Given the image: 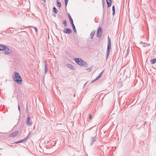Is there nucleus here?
<instances>
[{"mask_svg": "<svg viewBox=\"0 0 156 156\" xmlns=\"http://www.w3.org/2000/svg\"><path fill=\"white\" fill-rule=\"evenodd\" d=\"M13 74L14 75H13L12 76L13 80L18 84H21L22 80L21 76L18 73L16 72H14Z\"/></svg>", "mask_w": 156, "mask_h": 156, "instance_id": "f257e3e1", "label": "nucleus"}, {"mask_svg": "<svg viewBox=\"0 0 156 156\" xmlns=\"http://www.w3.org/2000/svg\"><path fill=\"white\" fill-rule=\"evenodd\" d=\"M74 60L79 65L81 66H83L84 67H87L88 65L85 61H83L80 58H74Z\"/></svg>", "mask_w": 156, "mask_h": 156, "instance_id": "f03ea898", "label": "nucleus"}, {"mask_svg": "<svg viewBox=\"0 0 156 156\" xmlns=\"http://www.w3.org/2000/svg\"><path fill=\"white\" fill-rule=\"evenodd\" d=\"M111 48V40L110 39L108 36V46L107 48V51L106 54V60L108 58V56L110 53V50Z\"/></svg>", "mask_w": 156, "mask_h": 156, "instance_id": "7ed1b4c3", "label": "nucleus"}, {"mask_svg": "<svg viewBox=\"0 0 156 156\" xmlns=\"http://www.w3.org/2000/svg\"><path fill=\"white\" fill-rule=\"evenodd\" d=\"M5 51V54L6 55H8L11 52L9 51V48L3 45L0 44V51Z\"/></svg>", "mask_w": 156, "mask_h": 156, "instance_id": "20e7f679", "label": "nucleus"}, {"mask_svg": "<svg viewBox=\"0 0 156 156\" xmlns=\"http://www.w3.org/2000/svg\"><path fill=\"white\" fill-rule=\"evenodd\" d=\"M68 17L69 19V20L70 21V22L72 26V27L73 28V29L75 33H76V27L74 25V24L73 23V19H72V17H71V16L69 14H68Z\"/></svg>", "mask_w": 156, "mask_h": 156, "instance_id": "39448f33", "label": "nucleus"}, {"mask_svg": "<svg viewBox=\"0 0 156 156\" xmlns=\"http://www.w3.org/2000/svg\"><path fill=\"white\" fill-rule=\"evenodd\" d=\"M30 117H27L26 122V124L28 126H30L32 124V121L30 120Z\"/></svg>", "mask_w": 156, "mask_h": 156, "instance_id": "423d86ee", "label": "nucleus"}, {"mask_svg": "<svg viewBox=\"0 0 156 156\" xmlns=\"http://www.w3.org/2000/svg\"><path fill=\"white\" fill-rule=\"evenodd\" d=\"M96 134L95 136L92 137L90 139V146H92L94 142H95L96 141Z\"/></svg>", "mask_w": 156, "mask_h": 156, "instance_id": "0eeeda50", "label": "nucleus"}, {"mask_svg": "<svg viewBox=\"0 0 156 156\" xmlns=\"http://www.w3.org/2000/svg\"><path fill=\"white\" fill-rule=\"evenodd\" d=\"M63 31L64 33H66L67 34H70L72 32V30L71 29L68 28L64 29Z\"/></svg>", "mask_w": 156, "mask_h": 156, "instance_id": "6e6552de", "label": "nucleus"}, {"mask_svg": "<svg viewBox=\"0 0 156 156\" xmlns=\"http://www.w3.org/2000/svg\"><path fill=\"white\" fill-rule=\"evenodd\" d=\"M18 134L19 132L18 131H15L13 133H10L9 135V137H13L18 135Z\"/></svg>", "mask_w": 156, "mask_h": 156, "instance_id": "1a4fd4ad", "label": "nucleus"}, {"mask_svg": "<svg viewBox=\"0 0 156 156\" xmlns=\"http://www.w3.org/2000/svg\"><path fill=\"white\" fill-rule=\"evenodd\" d=\"M103 71H102L99 75L96 78V79L94 80H93L92 81V83H93V82H95L96 80H98L99 78H100L101 77V75H102V73H103Z\"/></svg>", "mask_w": 156, "mask_h": 156, "instance_id": "9d476101", "label": "nucleus"}, {"mask_svg": "<svg viewBox=\"0 0 156 156\" xmlns=\"http://www.w3.org/2000/svg\"><path fill=\"white\" fill-rule=\"evenodd\" d=\"M106 2L107 4L108 7V8L111 5L112 3V0H106Z\"/></svg>", "mask_w": 156, "mask_h": 156, "instance_id": "9b49d317", "label": "nucleus"}, {"mask_svg": "<svg viewBox=\"0 0 156 156\" xmlns=\"http://www.w3.org/2000/svg\"><path fill=\"white\" fill-rule=\"evenodd\" d=\"M102 4L103 10L104 11L106 8V4L104 0H102Z\"/></svg>", "mask_w": 156, "mask_h": 156, "instance_id": "f8f14e48", "label": "nucleus"}, {"mask_svg": "<svg viewBox=\"0 0 156 156\" xmlns=\"http://www.w3.org/2000/svg\"><path fill=\"white\" fill-rule=\"evenodd\" d=\"M67 66L71 69L74 70V67L71 64H67Z\"/></svg>", "mask_w": 156, "mask_h": 156, "instance_id": "ddd939ff", "label": "nucleus"}, {"mask_svg": "<svg viewBox=\"0 0 156 156\" xmlns=\"http://www.w3.org/2000/svg\"><path fill=\"white\" fill-rule=\"evenodd\" d=\"M48 64L46 61H45V66H44V70L45 71V74L46 73V72L47 71V67H48Z\"/></svg>", "mask_w": 156, "mask_h": 156, "instance_id": "4468645a", "label": "nucleus"}, {"mask_svg": "<svg viewBox=\"0 0 156 156\" xmlns=\"http://www.w3.org/2000/svg\"><path fill=\"white\" fill-rule=\"evenodd\" d=\"M95 30L92 31L90 34V36H91L90 39H92L93 38L95 34Z\"/></svg>", "mask_w": 156, "mask_h": 156, "instance_id": "2eb2a0df", "label": "nucleus"}, {"mask_svg": "<svg viewBox=\"0 0 156 156\" xmlns=\"http://www.w3.org/2000/svg\"><path fill=\"white\" fill-rule=\"evenodd\" d=\"M102 33H103L102 32H98V33H97V37H99V38H101L102 36Z\"/></svg>", "mask_w": 156, "mask_h": 156, "instance_id": "dca6fc26", "label": "nucleus"}, {"mask_svg": "<svg viewBox=\"0 0 156 156\" xmlns=\"http://www.w3.org/2000/svg\"><path fill=\"white\" fill-rule=\"evenodd\" d=\"M150 62L151 64H154L156 62V58L151 59L150 60Z\"/></svg>", "mask_w": 156, "mask_h": 156, "instance_id": "f3484780", "label": "nucleus"}, {"mask_svg": "<svg viewBox=\"0 0 156 156\" xmlns=\"http://www.w3.org/2000/svg\"><path fill=\"white\" fill-rule=\"evenodd\" d=\"M63 24L64 27H66L67 26V21L66 20H63Z\"/></svg>", "mask_w": 156, "mask_h": 156, "instance_id": "a211bd4d", "label": "nucleus"}, {"mask_svg": "<svg viewBox=\"0 0 156 156\" xmlns=\"http://www.w3.org/2000/svg\"><path fill=\"white\" fill-rule=\"evenodd\" d=\"M31 137V135L29 133L28 135L27 136V137L24 138V140L26 141L30 137Z\"/></svg>", "mask_w": 156, "mask_h": 156, "instance_id": "6ab92c4d", "label": "nucleus"}, {"mask_svg": "<svg viewBox=\"0 0 156 156\" xmlns=\"http://www.w3.org/2000/svg\"><path fill=\"white\" fill-rule=\"evenodd\" d=\"M112 11H113L112 14L113 15H114L115 14V7L114 5H113L112 6Z\"/></svg>", "mask_w": 156, "mask_h": 156, "instance_id": "aec40b11", "label": "nucleus"}, {"mask_svg": "<svg viewBox=\"0 0 156 156\" xmlns=\"http://www.w3.org/2000/svg\"><path fill=\"white\" fill-rule=\"evenodd\" d=\"M57 5L59 6L60 8L61 6V3L59 2V0H56Z\"/></svg>", "mask_w": 156, "mask_h": 156, "instance_id": "412c9836", "label": "nucleus"}, {"mask_svg": "<svg viewBox=\"0 0 156 156\" xmlns=\"http://www.w3.org/2000/svg\"><path fill=\"white\" fill-rule=\"evenodd\" d=\"M97 33H98V32H102V30L101 29V28L100 27L98 28V29L97 30Z\"/></svg>", "mask_w": 156, "mask_h": 156, "instance_id": "4be33fe9", "label": "nucleus"}, {"mask_svg": "<svg viewBox=\"0 0 156 156\" xmlns=\"http://www.w3.org/2000/svg\"><path fill=\"white\" fill-rule=\"evenodd\" d=\"M23 141H25V140H24V139H23V140H19V141H17V142H16L15 143H16V144L20 143H22V142H23Z\"/></svg>", "mask_w": 156, "mask_h": 156, "instance_id": "5701e85b", "label": "nucleus"}, {"mask_svg": "<svg viewBox=\"0 0 156 156\" xmlns=\"http://www.w3.org/2000/svg\"><path fill=\"white\" fill-rule=\"evenodd\" d=\"M53 10L54 12L55 13V14L57 13L58 11L57 9L55 7H54L53 8Z\"/></svg>", "mask_w": 156, "mask_h": 156, "instance_id": "b1692460", "label": "nucleus"}, {"mask_svg": "<svg viewBox=\"0 0 156 156\" xmlns=\"http://www.w3.org/2000/svg\"><path fill=\"white\" fill-rule=\"evenodd\" d=\"M92 66H91L90 67H89V68H88V69H86L85 70H87V71H89V72H90L91 70V69H92Z\"/></svg>", "mask_w": 156, "mask_h": 156, "instance_id": "393cba45", "label": "nucleus"}, {"mask_svg": "<svg viewBox=\"0 0 156 156\" xmlns=\"http://www.w3.org/2000/svg\"><path fill=\"white\" fill-rule=\"evenodd\" d=\"M150 44L149 43H145L144 44V45H143V46L144 47H147L149 46H150Z\"/></svg>", "mask_w": 156, "mask_h": 156, "instance_id": "a878e982", "label": "nucleus"}, {"mask_svg": "<svg viewBox=\"0 0 156 156\" xmlns=\"http://www.w3.org/2000/svg\"><path fill=\"white\" fill-rule=\"evenodd\" d=\"M68 0H65V6L66 7L68 3Z\"/></svg>", "mask_w": 156, "mask_h": 156, "instance_id": "bb28decb", "label": "nucleus"}, {"mask_svg": "<svg viewBox=\"0 0 156 156\" xmlns=\"http://www.w3.org/2000/svg\"><path fill=\"white\" fill-rule=\"evenodd\" d=\"M89 119H92V115L91 114L89 115Z\"/></svg>", "mask_w": 156, "mask_h": 156, "instance_id": "cd10ccee", "label": "nucleus"}, {"mask_svg": "<svg viewBox=\"0 0 156 156\" xmlns=\"http://www.w3.org/2000/svg\"><path fill=\"white\" fill-rule=\"evenodd\" d=\"M34 29H35L36 32L37 33V28L36 27H34Z\"/></svg>", "mask_w": 156, "mask_h": 156, "instance_id": "c85d7f7f", "label": "nucleus"}, {"mask_svg": "<svg viewBox=\"0 0 156 156\" xmlns=\"http://www.w3.org/2000/svg\"><path fill=\"white\" fill-rule=\"evenodd\" d=\"M18 108L19 110V111H20V106L19 105H18Z\"/></svg>", "mask_w": 156, "mask_h": 156, "instance_id": "c756f323", "label": "nucleus"}, {"mask_svg": "<svg viewBox=\"0 0 156 156\" xmlns=\"http://www.w3.org/2000/svg\"><path fill=\"white\" fill-rule=\"evenodd\" d=\"M145 43L144 42H143V41H141L140 42V44H144Z\"/></svg>", "mask_w": 156, "mask_h": 156, "instance_id": "7c9ffc66", "label": "nucleus"}, {"mask_svg": "<svg viewBox=\"0 0 156 156\" xmlns=\"http://www.w3.org/2000/svg\"><path fill=\"white\" fill-rule=\"evenodd\" d=\"M75 96H76V95L75 94H74V95H73V97H75Z\"/></svg>", "mask_w": 156, "mask_h": 156, "instance_id": "2f4dec72", "label": "nucleus"}, {"mask_svg": "<svg viewBox=\"0 0 156 156\" xmlns=\"http://www.w3.org/2000/svg\"><path fill=\"white\" fill-rule=\"evenodd\" d=\"M43 1L44 2H46V0H43Z\"/></svg>", "mask_w": 156, "mask_h": 156, "instance_id": "473e14b6", "label": "nucleus"}, {"mask_svg": "<svg viewBox=\"0 0 156 156\" xmlns=\"http://www.w3.org/2000/svg\"><path fill=\"white\" fill-rule=\"evenodd\" d=\"M146 122H144V124H146Z\"/></svg>", "mask_w": 156, "mask_h": 156, "instance_id": "72a5a7b5", "label": "nucleus"}, {"mask_svg": "<svg viewBox=\"0 0 156 156\" xmlns=\"http://www.w3.org/2000/svg\"><path fill=\"white\" fill-rule=\"evenodd\" d=\"M86 83H85V84H84V86H85V85L86 84Z\"/></svg>", "mask_w": 156, "mask_h": 156, "instance_id": "f704fd0d", "label": "nucleus"}, {"mask_svg": "<svg viewBox=\"0 0 156 156\" xmlns=\"http://www.w3.org/2000/svg\"><path fill=\"white\" fill-rule=\"evenodd\" d=\"M0 149V150H1V149Z\"/></svg>", "mask_w": 156, "mask_h": 156, "instance_id": "c9c22d12", "label": "nucleus"}]
</instances>
